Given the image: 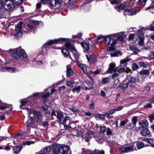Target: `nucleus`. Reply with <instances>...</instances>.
<instances>
[{"label": "nucleus", "instance_id": "obj_21", "mask_svg": "<svg viewBox=\"0 0 154 154\" xmlns=\"http://www.w3.org/2000/svg\"><path fill=\"white\" fill-rule=\"evenodd\" d=\"M51 5L53 7H55L57 5L60 4L61 0H50Z\"/></svg>", "mask_w": 154, "mask_h": 154}, {"label": "nucleus", "instance_id": "obj_23", "mask_svg": "<svg viewBox=\"0 0 154 154\" xmlns=\"http://www.w3.org/2000/svg\"><path fill=\"white\" fill-rule=\"evenodd\" d=\"M138 37L140 38V41L138 42V44L140 46H143L144 44V35L141 33V35L138 34Z\"/></svg>", "mask_w": 154, "mask_h": 154}, {"label": "nucleus", "instance_id": "obj_28", "mask_svg": "<svg viewBox=\"0 0 154 154\" xmlns=\"http://www.w3.org/2000/svg\"><path fill=\"white\" fill-rule=\"evenodd\" d=\"M35 117L37 118V121L38 122H40L42 120V115L40 112L36 111Z\"/></svg>", "mask_w": 154, "mask_h": 154}, {"label": "nucleus", "instance_id": "obj_24", "mask_svg": "<svg viewBox=\"0 0 154 154\" xmlns=\"http://www.w3.org/2000/svg\"><path fill=\"white\" fill-rule=\"evenodd\" d=\"M85 85V88L86 90H90L93 87V85L89 81H86Z\"/></svg>", "mask_w": 154, "mask_h": 154}, {"label": "nucleus", "instance_id": "obj_27", "mask_svg": "<svg viewBox=\"0 0 154 154\" xmlns=\"http://www.w3.org/2000/svg\"><path fill=\"white\" fill-rule=\"evenodd\" d=\"M120 82L119 80L116 79V80L114 82V84L113 85V88H117L119 87H120Z\"/></svg>", "mask_w": 154, "mask_h": 154}, {"label": "nucleus", "instance_id": "obj_59", "mask_svg": "<svg viewBox=\"0 0 154 154\" xmlns=\"http://www.w3.org/2000/svg\"><path fill=\"white\" fill-rule=\"evenodd\" d=\"M127 122V120L122 121L121 122L120 125L121 126H124Z\"/></svg>", "mask_w": 154, "mask_h": 154}, {"label": "nucleus", "instance_id": "obj_14", "mask_svg": "<svg viewBox=\"0 0 154 154\" xmlns=\"http://www.w3.org/2000/svg\"><path fill=\"white\" fill-rule=\"evenodd\" d=\"M28 112L30 113L29 116V118L32 119H34L36 115V111L31 109L27 110Z\"/></svg>", "mask_w": 154, "mask_h": 154}, {"label": "nucleus", "instance_id": "obj_26", "mask_svg": "<svg viewBox=\"0 0 154 154\" xmlns=\"http://www.w3.org/2000/svg\"><path fill=\"white\" fill-rule=\"evenodd\" d=\"M62 52L65 57H67L69 56V57L71 59H72L71 56L69 55V52L67 49L65 48H63L62 50Z\"/></svg>", "mask_w": 154, "mask_h": 154}, {"label": "nucleus", "instance_id": "obj_2", "mask_svg": "<svg viewBox=\"0 0 154 154\" xmlns=\"http://www.w3.org/2000/svg\"><path fill=\"white\" fill-rule=\"evenodd\" d=\"M111 37L110 35L107 36L105 37L101 35L98 36L97 39V42L98 43H101L103 41H105L106 46L108 47L107 50L112 51L114 49V46L116 43L117 41L116 40H114L113 38L112 42L111 43Z\"/></svg>", "mask_w": 154, "mask_h": 154}, {"label": "nucleus", "instance_id": "obj_1", "mask_svg": "<svg viewBox=\"0 0 154 154\" xmlns=\"http://www.w3.org/2000/svg\"><path fill=\"white\" fill-rule=\"evenodd\" d=\"M69 149L67 145L57 144L46 147L37 154H68Z\"/></svg>", "mask_w": 154, "mask_h": 154}, {"label": "nucleus", "instance_id": "obj_40", "mask_svg": "<svg viewBox=\"0 0 154 154\" xmlns=\"http://www.w3.org/2000/svg\"><path fill=\"white\" fill-rule=\"evenodd\" d=\"M14 5H17L20 4L22 0H11Z\"/></svg>", "mask_w": 154, "mask_h": 154}, {"label": "nucleus", "instance_id": "obj_11", "mask_svg": "<svg viewBox=\"0 0 154 154\" xmlns=\"http://www.w3.org/2000/svg\"><path fill=\"white\" fill-rule=\"evenodd\" d=\"M70 121V117L69 116H66L63 118L61 120V122H60L59 123L61 124L64 125V127L65 129L66 128L67 126L66 125L67 122H69Z\"/></svg>", "mask_w": 154, "mask_h": 154}, {"label": "nucleus", "instance_id": "obj_63", "mask_svg": "<svg viewBox=\"0 0 154 154\" xmlns=\"http://www.w3.org/2000/svg\"><path fill=\"white\" fill-rule=\"evenodd\" d=\"M149 116L151 119V120H150V122L151 123L152 122V120H153L154 118V114H150L149 115Z\"/></svg>", "mask_w": 154, "mask_h": 154}, {"label": "nucleus", "instance_id": "obj_62", "mask_svg": "<svg viewBox=\"0 0 154 154\" xmlns=\"http://www.w3.org/2000/svg\"><path fill=\"white\" fill-rule=\"evenodd\" d=\"M110 114H111L109 113L108 112H106L104 114L105 116H106L108 118H112L113 117V116L110 115Z\"/></svg>", "mask_w": 154, "mask_h": 154}, {"label": "nucleus", "instance_id": "obj_36", "mask_svg": "<svg viewBox=\"0 0 154 154\" xmlns=\"http://www.w3.org/2000/svg\"><path fill=\"white\" fill-rule=\"evenodd\" d=\"M139 73L141 75H146L149 74V72L148 70L146 69L140 71Z\"/></svg>", "mask_w": 154, "mask_h": 154}, {"label": "nucleus", "instance_id": "obj_43", "mask_svg": "<svg viewBox=\"0 0 154 154\" xmlns=\"http://www.w3.org/2000/svg\"><path fill=\"white\" fill-rule=\"evenodd\" d=\"M137 117L135 116L133 117L131 119L133 124L135 126L137 122Z\"/></svg>", "mask_w": 154, "mask_h": 154}, {"label": "nucleus", "instance_id": "obj_51", "mask_svg": "<svg viewBox=\"0 0 154 154\" xmlns=\"http://www.w3.org/2000/svg\"><path fill=\"white\" fill-rule=\"evenodd\" d=\"M148 57L149 58H151L152 59H154V52H150L148 55Z\"/></svg>", "mask_w": 154, "mask_h": 154}, {"label": "nucleus", "instance_id": "obj_44", "mask_svg": "<svg viewBox=\"0 0 154 154\" xmlns=\"http://www.w3.org/2000/svg\"><path fill=\"white\" fill-rule=\"evenodd\" d=\"M147 0H138L139 4L141 5L144 6L146 4Z\"/></svg>", "mask_w": 154, "mask_h": 154}, {"label": "nucleus", "instance_id": "obj_48", "mask_svg": "<svg viewBox=\"0 0 154 154\" xmlns=\"http://www.w3.org/2000/svg\"><path fill=\"white\" fill-rule=\"evenodd\" d=\"M35 142L33 141H26L23 143V145H29L31 144L34 143Z\"/></svg>", "mask_w": 154, "mask_h": 154}, {"label": "nucleus", "instance_id": "obj_20", "mask_svg": "<svg viewBox=\"0 0 154 154\" xmlns=\"http://www.w3.org/2000/svg\"><path fill=\"white\" fill-rule=\"evenodd\" d=\"M128 79L129 82H132L133 83L136 82L139 80V78L138 77L135 78L131 76H129Z\"/></svg>", "mask_w": 154, "mask_h": 154}, {"label": "nucleus", "instance_id": "obj_46", "mask_svg": "<svg viewBox=\"0 0 154 154\" xmlns=\"http://www.w3.org/2000/svg\"><path fill=\"white\" fill-rule=\"evenodd\" d=\"M81 88V87L78 86L73 88L72 91L73 92L79 91L80 90Z\"/></svg>", "mask_w": 154, "mask_h": 154}, {"label": "nucleus", "instance_id": "obj_57", "mask_svg": "<svg viewBox=\"0 0 154 154\" xmlns=\"http://www.w3.org/2000/svg\"><path fill=\"white\" fill-rule=\"evenodd\" d=\"M90 108L91 109H94V102H92L89 105Z\"/></svg>", "mask_w": 154, "mask_h": 154}, {"label": "nucleus", "instance_id": "obj_50", "mask_svg": "<svg viewBox=\"0 0 154 154\" xmlns=\"http://www.w3.org/2000/svg\"><path fill=\"white\" fill-rule=\"evenodd\" d=\"M106 130V128L105 126H103L101 127L100 128V132L103 133H104Z\"/></svg>", "mask_w": 154, "mask_h": 154}, {"label": "nucleus", "instance_id": "obj_52", "mask_svg": "<svg viewBox=\"0 0 154 154\" xmlns=\"http://www.w3.org/2000/svg\"><path fill=\"white\" fill-rule=\"evenodd\" d=\"M82 34L81 33H78L76 35H73L72 36V38H79L82 36Z\"/></svg>", "mask_w": 154, "mask_h": 154}, {"label": "nucleus", "instance_id": "obj_13", "mask_svg": "<svg viewBox=\"0 0 154 154\" xmlns=\"http://www.w3.org/2000/svg\"><path fill=\"white\" fill-rule=\"evenodd\" d=\"M5 70H7L10 72H14L15 71H18V70L16 67H14L12 68L8 66L3 67L1 70V71H5Z\"/></svg>", "mask_w": 154, "mask_h": 154}, {"label": "nucleus", "instance_id": "obj_39", "mask_svg": "<svg viewBox=\"0 0 154 154\" xmlns=\"http://www.w3.org/2000/svg\"><path fill=\"white\" fill-rule=\"evenodd\" d=\"M94 38H90L89 39V40L88 41V44H90L91 45H93L94 44H95L96 42L94 41Z\"/></svg>", "mask_w": 154, "mask_h": 154}, {"label": "nucleus", "instance_id": "obj_38", "mask_svg": "<svg viewBox=\"0 0 154 154\" xmlns=\"http://www.w3.org/2000/svg\"><path fill=\"white\" fill-rule=\"evenodd\" d=\"M21 148V147L20 146L14 147L13 148L14 151L15 153H19L20 152Z\"/></svg>", "mask_w": 154, "mask_h": 154}, {"label": "nucleus", "instance_id": "obj_25", "mask_svg": "<svg viewBox=\"0 0 154 154\" xmlns=\"http://www.w3.org/2000/svg\"><path fill=\"white\" fill-rule=\"evenodd\" d=\"M129 47L130 50L136 54L140 52V50L136 46L134 45H131Z\"/></svg>", "mask_w": 154, "mask_h": 154}, {"label": "nucleus", "instance_id": "obj_47", "mask_svg": "<svg viewBox=\"0 0 154 154\" xmlns=\"http://www.w3.org/2000/svg\"><path fill=\"white\" fill-rule=\"evenodd\" d=\"M139 67L137 64L135 63H134L133 64L132 68L134 71H135L136 69H138Z\"/></svg>", "mask_w": 154, "mask_h": 154}, {"label": "nucleus", "instance_id": "obj_6", "mask_svg": "<svg viewBox=\"0 0 154 154\" xmlns=\"http://www.w3.org/2000/svg\"><path fill=\"white\" fill-rule=\"evenodd\" d=\"M137 12V9L136 6L133 8L126 9L124 12V15L125 16H132L136 14Z\"/></svg>", "mask_w": 154, "mask_h": 154}, {"label": "nucleus", "instance_id": "obj_53", "mask_svg": "<svg viewBox=\"0 0 154 154\" xmlns=\"http://www.w3.org/2000/svg\"><path fill=\"white\" fill-rule=\"evenodd\" d=\"M149 9H150L151 12L152 13H154V5H152V6L148 7L146 9L148 10Z\"/></svg>", "mask_w": 154, "mask_h": 154}, {"label": "nucleus", "instance_id": "obj_30", "mask_svg": "<svg viewBox=\"0 0 154 154\" xmlns=\"http://www.w3.org/2000/svg\"><path fill=\"white\" fill-rule=\"evenodd\" d=\"M35 25L34 23L31 21L28 24L27 27L30 30L32 31L34 29Z\"/></svg>", "mask_w": 154, "mask_h": 154}, {"label": "nucleus", "instance_id": "obj_64", "mask_svg": "<svg viewBox=\"0 0 154 154\" xmlns=\"http://www.w3.org/2000/svg\"><path fill=\"white\" fill-rule=\"evenodd\" d=\"M143 140L147 143H150L151 142V141H152V139L151 138H145V139H144Z\"/></svg>", "mask_w": 154, "mask_h": 154}, {"label": "nucleus", "instance_id": "obj_3", "mask_svg": "<svg viewBox=\"0 0 154 154\" xmlns=\"http://www.w3.org/2000/svg\"><path fill=\"white\" fill-rule=\"evenodd\" d=\"M11 52L22 58L25 61L27 59V55L25 50L20 47L10 50Z\"/></svg>", "mask_w": 154, "mask_h": 154}, {"label": "nucleus", "instance_id": "obj_4", "mask_svg": "<svg viewBox=\"0 0 154 154\" xmlns=\"http://www.w3.org/2000/svg\"><path fill=\"white\" fill-rule=\"evenodd\" d=\"M65 46L66 48L69 49L71 52H73L74 56L75 59L78 61L79 57V54L77 52V50L75 48L74 45L71 44L69 42H66L65 44Z\"/></svg>", "mask_w": 154, "mask_h": 154}, {"label": "nucleus", "instance_id": "obj_42", "mask_svg": "<svg viewBox=\"0 0 154 154\" xmlns=\"http://www.w3.org/2000/svg\"><path fill=\"white\" fill-rule=\"evenodd\" d=\"M128 83L124 84L120 86V88L122 90H124L128 88Z\"/></svg>", "mask_w": 154, "mask_h": 154}, {"label": "nucleus", "instance_id": "obj_9", "mask_svg": "<svg viewBox=\"0 0 154 154\" xmlns=\"http://www.w3.org/2000/svg\"><path fill=\"white\" fill-rule=\"evenodd\" d=\"M22 24V22H20L17 24V25L16 26L15 30L17 32L16 35L17 37L21 36L23 34V32L21 31Z\"/></svg>", "mask_w": 154, "mask_h": 154}, {"label": "nucleus", "instance_id": "obj_37", "mask_svg": "<svg viewBox=\"0 0 154 154\" xmlns=\"http://www.w3.org/2000/svg\"><path fill=\"white\" fill-rule=\"evenodd\" d=\"M137 145L139 149H141L144 146V143L141 142H137Z\"/></svg>", "mask_w": 154, "mask_h": 154}, {"label": "nucleus", "instance_id": "obj_33", "mask_svg": "<svg viewBox=\"0 0 154 154\" xmlns=\"http://www.w3.org/2000/svg\"><path fill=\"white\" fill-rule=\"evenodd\" d=\"M97 119H105V115L102 114H97L95 116Z\"/></svg>", "mask_w": 154, "mask_h": 154}, {"label": "nucleus", "instance_id": "obj_55", "mask_svg": "<svg viewBox=\"0 0 154 154\" xmlns=\"http://www.w3.org/2000/svg\"><path fill=\"white\" fill-rule=\"evenodd\" d=\"M20 103H21V105H20V107L21 108L22 106L25 105L27 102L25 100H21V101H20Z\"/></svg>", "mask_w": 154, "mask_h": 154}, {"label": "nucleus", "instance_id": "obj_32", "mask_svg": "<svg viewBox=\"0 0 154 154\" xmlns=\"http://www.w3.org/2000/svg\"><path fill=\"white\" fill-rule=\"evenodd\" d=\"M122 53L121 52L119 51H116L113 53H111L110 55L112 57H116L119 55H121Z\"/></svg>", "mask_w": 154, "mask_h": 154}, {"label": "nucleus", "instance_id": "obj_41", "mask_svg": "<svg viewBox=\"0 0 154 154\" xmlns=\"http://www.w3.org/2000/svg\"><path fill=\"white\" fill-rule=\"evenodd\" d=\"M86 56L88 62L90 61H92V62H94L95 61V58L94 59V60H92V59L94 57V56H91L89 57L87 55H86Z\"/></svg>", "mask_w": 154, "mask_h": 154}, {"label": "nucleus", "instance_id": "obj_45", "mask_svg": "<svg viewBox=\"0 0 154 154\" xmlns=\"http://www.w3.org/2000/svg\"><path fill=\"white\" fill-rule=\"evenodd\" d=\"M109 79L108 78H105L103 79L102 82L103 84H105L109 82Z\"/></svg>", "mask_w": 154, "mask_h": 154}, {"label": "nucleus", "instance_id": "obj_17", "mask_svg": "<svg viewBox=\"0 0 154 154\" xmlns=\"http://www.w3.org/2000/svg\"><path fill=\"white\" fill-rule=\"evenodd\" d=\"M77 63L80 68L86 74L87 73V72L85 66L80 63L79 61H77Z\"/></svg>", "mask_w": 154, "mask_h": 154}, {"label": "nucleus", "instance_id": "obj_10", "mask_svg": "<svg viewBox=\"0 0 154 154\" xmlns=\"http://www.w3.org/2000/svg\"><path fill=\"white\" fill-rule=\"evenodd\" d=\"M134 145H131L129 146L122 148L121 149V151L124 153L133 152L134 151Z\"/></svg>", "mask_w": 154, "mask_h": 154}, {"label": "nucleus", "instance_id": "obj_15", "mask_svg": "<svg viewBox=\"0 0 154 154\" xmlns=\"http://www.w3.org/2000/svg\"><path fill=\"white\" fill-rule=\"evenodd\" d=\"M115 64L114 63H111L110 64L109 69L108 70V72L111 73L112 72H116L117 70L116 68H115Z\"/></svg>", "mask_w": 154, "mask_h": 154}, {"label": "nucleus", "instance_id": "obj_16", "mask_svg": "<svg viewBox=\"0 0 154 154\" xmlns=\"http://www.w3.org/2000/svg\"><path fill=\"white\" fill-rule=\"evenodd\" d=\"M66 68V72L67 76H68L72 75L73 73V71L71 68V65H67Z\"/></svg>", "mask_w": 154, "mask_h": 154}, {"label": "nucleus", "instance_id": "obj_8", "mask_svg": "<svg viewBox=\"0 0 154 154\" xmlns=\"http://www.w3.org/2000/svg\"><path fill=\"white\" fill-rule=\"evenodd\" d=\"M14 5L11 0H7L4 3V7L5 10L9 11L12 9Z\"/></svg>", "mask_w": 154, "mask_h": 154}, {"label": "nucleus", "instance_id": "obj_61", "mask_svg": "<svg viewBox=\"0 0 154 154\" xmlns=\"http://www.w3.org/2000/svg\"><path fill=\"white\" fill-rule=\"evenodd\" d=\"M152 106L150 103H148L144 105V107L145 108H151Z\"/></svg>", "mask_w": 154, "mask_h": 154}, {"label": "nucleus", "instance_id": "obj_34", "mask_svg": "<svg viewBox=\"0 0 154 154\" xmlns=\"http://www.w3.org/2000/svg\"><path fill=\"white\" fill-rule=\"evenodd\" d=\"M22 137V134L19 133L15 136L14 138L15 140H16V141H20Z\"/></svg>", "mask_w": 154, "mask_h": 154}, {"label": "nucleus", "instance_id": "obj_29", "mask_svg": "<svg viewBox=\"0 0 154 154\" xmlns=\"http://www.w3.org/2000/svg\"><path fill=\"white\" fill-rule=\"evenodd\" d=\"M81 45L83 48L86 50H88L89 49V45L86 42L81 43Z\"/></svg>", "mask_w": 154, "mask_h": 154}, {"label": "nucleus", "instance_id": "obj_54", "mask_svg": "<svg viewBox=\"0 0 154 154\" xmlns=\"http://www.w3.org/2000/svg\"><path fill=\"white\" fill-rule=\"evenodd\" d=\"M129 60V59L128 58H126L121 60L120 63L121 64H124L128 62Z\"/></svg>", "mask_w": 154, "mask_h": 154}, {"label": "nucleus", "instance_id": "obj_7", "mask_svg": "<svg viewBox=\"0 0 154 154\" xmlns=\"http://www.w3.org/2000/svg\"><path fill=\"white\" fill-rule=\"evenodd\" d=\"M51 115L52 116H57V118L58 120V122L59 123L63 118V112L60 110H57L56 111L52 110L51 112Z\"/></svg>", "mask_w": 154, "mask_h": 154}, {"label": "nucleus", "instance_id": "obj_19", "mask_svg": "<svg viewBox=\"0 0 154 154\" xmlns=\"http://www.w3.org/2000/svg\"><path fill=\"white\" fill-rule=\"evenodd\" d=\"M66 5H68L67 7L70 9H72L75 8L76 5L75 4H73L72 3V0H67L66 2Z\"/></svg>", "mask_w": 154, "mask_h": 154}, {"label": "nucleus", "instance_id": "obj_31", "mask_svg": "<svg viewBox=\"0 0 154 154\" xmlns=\"http://www.w3.org/2000/svg\"><path fill=\"white\" fill-rule=\"evenodd\" d=\"M34 119H31L29 118V119H28L27 122V127H29L31 126L33 123L34 122Z\"/></svg>", "mask_w": 154, "mask_h": 154}, {"label": "nucleus", "instance_id": "obj_56", "mask_svg": "<svg viewBox=\"0 0 154 154\" xmlns=\"http://www.w3.org/2000/svg\"><path fill=\"white\" fill-rule=\"evenodd\" d=\"M142 124H143V125H142L143 127H146L148 125L147 122L146 120H143L142 121Z\"/></svg>", "mask_w": 154, "mask_h": 154}, {"label": "nucleus", "instance_id": "obj_18", "mask_svg": "<svg viewBox=\"0 0 154 154\" xmlns=\"http://www.w3.org/2000/svg\"><path fill=\"white\" fill-rule=\"evenodd\" d=\"M141 134L143 136L150 137V132L148 129L144 128L141 131Z\"/></svg>", "mask_w": 154, "mask_h": 154}, {"label": "nucleus", "instance_id": "obj_49", "mask_svg": "<svg viewBox=\"0 0 154 154\" xmlns=\"http://www.w3.org/2000/svg\"><path fill=\"white\" fill-rule=\"evenodd\" d=\"M138 64L139 66L141 67H143L146 68V64L143 62H139Z\"/></svg>", "mask_w": 154, "mask_h": 154}, {"label": "nucleus", "instance_id": "obj_5", "mask_svg": "<svg viewBox=\"0 0 154 154\" xmlns=\"http://www.w3.org/2000/svg\"><path fill=\"white\" fill-rule=\"evenodd\" d=\"M68 39L64 38H60L58 39H55L54 40H51L48 41L45 45L43 46V50H45L46 48V45H52L53 44H57L59 42L61 41H65L68 40Z\"/></svg>", "mask_w": 154, "mask_h": 154}, {"label": "nucleus", "instance_id": "obj_58", "mask_svg": "<svg viewBox=\"0 0 154 154\" xmlns=\"http://www.w3.org/2000/svg\"><path fill=\"white\" fill-rule=\"evenodd\" d=\"M124 107L123 106H118L117 108L115 109L116 111H119L122 109Z\"/></svg>", "mask_w": 154, "mask_h": 154}, {"label": "nucleus", "instance_id": "obj_22", "mask_svg": "<svg viewBox=\"0 0 154 154\" xmlns=\"http://www.w3.org/2000/svg\"><path fill=\"white\" fill-rule=\"evenodd\" d=\"M135 0H128L126 3V6L127 7H131V8H133Z\"/></svg>", "mask_w": 154, "mask_h": 154}, {"label": "nucleus", "instance_id": "obj_35", "mask_svg": "<svg viewBox=\"0 0 154 154\" xmlns=\"http://www.w3.org/2000/svg\"><path fill=\"white\" fill-rule=\"evenodd\" d=\"M127 7L126 6L125 4H121L119 6L115 7V8H118V11H119L120 10H122L125 7Z\"/></svg>", "mask_w": 154, "mask_h": 154}, {"label": "nucleus", "instance_id": "obj_12", "mask_svg": "<svg viewBox=\"0 0 154 154\" xmlns=\"http://www.w3.org/2000/svg\"><path fill=\"white\" fill-rule=\"evenodd\" d=\"M123 32H120L119 33H115L110 35L111 37V39L112 38L114 37H117V40L122 41L123 40L122 35L123 34Z\"/></svg>", "mask_w": 154, "mask_h": 154}, {"label": "nucleus", "instance_id": "obj_60", "mask_svg": "<svg viewBox=\"0 0 154 154\" xmlns=\"http://www.w3.org/2000/svg\"><path fill=\"white\" fill-rule=\"evenodd\" d=\"M91 137L90 136L87 135L84 137V139L86 142H88L90 140Z\"/></svg>", "mask_w": 154, "mask_h": 154}]
</instances>
